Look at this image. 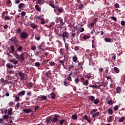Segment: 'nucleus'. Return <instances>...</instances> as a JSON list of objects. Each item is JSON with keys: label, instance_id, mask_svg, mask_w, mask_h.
Returning <instances> with one entry per match:
<instances>
[{"label": "nucleus", "instance_id": "f257e3e1", "mask_svg": "<svg viewBox=\"0 0 125 125\" xmlns=\"http://www.w3.org/2000/svg\"><path fill=\"white\" fill-rule=\"evenodd\" d=\"M21 39H23L24 40H26L29 37V34L25 31L22 32L20 34Z\"/></svg>", "mask_w": 125, "mask_h": 125}, {"label": "nucleus", "instance_id": "f03ea898", "mask_svg": "<svg viewBox=\"0 0 125 125\" xmlns=\"http://www.w3.org/2000/svg\"><path fill=\"white\" fill-rule=\"evenodd\" d=\"M18 75L20 76L21 81H25L26 80V74L21 71L19 72Z\"/></svg>", "mask_w": 125, "mask_h": 125}, {"label": "nucleus", "instance_id": "7ed1b4c3", "mask_svg": "<svg viewBox=\"0 0 125 125\" xmlns=\"http://www.w3.org/2000/svg\"><path fill=\"white\" fill-rule=\"evenodd\" d=\"M60 37H62L63 38V40L64 42H66V40L65 39H68V37H69V33L66 31H64L62 33V35H60Z\"/></svg>", "mask_w": 125, "mask_h": 125}, {"label": "nucleus", "instance_id": "20e7f679", "mask_svg": "<svg viewBox=\"0 0 125 125\" xmlns=\"http://www.w3.org/2000/svg\"><path fill=\"white\" fill-rule=\"evenodd\" d=\"M52 122H53V123H56L57 121H58V119H59V115L57 114H55L54 115V117H52Z\"/></svg>", "mask_w": 125, "mask_h": 125}, {"label": "nucleus", "instance_id": "39448f33", "mask_svg": "<svg viewBox=\"0 0 125 125\" xmlns=\"http://www.w3.org/2000/svg\"><path fill=\"white\" fill-rule=\"evenodd\" d=\"M12 54H13L14 57H16V59H18L19 61H21V60H20V55L17 53V51L14 52Z\"/></svg>", "mask_w": 125, "mask_h": 125}, {"label": "nucleus", "instance_id": "423d86ee", "mask_svg": "<svg viewBox=\"0 0 125 125\" xmlns=\"http://www.w3.org/2000/svg\"><path fill=\"white\" fill-rule=\"evenodd\" d=\"M64 62H65V59H63V60H60L59 61V64H62L63 66V68L65 69V70H67V68H66V66L64 64ZM60 66H61V64H60Z\"/></svg>", "mask_w": 125, "mask_h": 125}, {"label": "nucleus", "instance_id": "0eeeda50", "mask_svg": "<svg viewBox=\"0 0 125 125\" xmlns=\"http://www.w3.org/2000/svg\"><path fill=\"white\" fill-rule=\"evenodd\" d=\"M56 23H58L59 22H60L61 25H62V26H63V20L61 19V18H57L56 19Z\"/></svg>", "mask_w": 125, "mask_h": 125}, {"label": "nucleus", "instance_id": "6e6552de", "mask_svg": "<svg viewBox=\"0 0 125 125\" xmlns=\"http://www.w3.org/2000/svg\"><path fill=\"white\" fill-rule=\"evenodd\" d=\"M69 83H70V81H69L68 79H65L63 82V85H65V86H68L69 85H70Z\"/></svg>", "mask_w": 125, "mask_h": 125}, {"label": "nucleus", "instance_id": "1a4fd4ad", "mask_svg": "<svg viewBox=\"0 0 125 125\" xmlns=\"http://www.w3.org/2000/svg\"><path fill=\"white\" fill-rule=\"evenodd\" d=\"M25 93H26V91L22 90L21 92H19L18 95L20 97H22V96H24V95H25Z\"/></svg>", "mask_w": 125, "mask_h": 125}, {"label": "nucleus", "instance_id": "9d476101", "mask_svg": "<svg viewBox=\"0 0 125 125\" xmlns=\"http://www.w3.org/2000/svg\"><path fill=\"white\" fill-rule=\"evenodd\" d=\"M9 62L13 63V64H14L15 65L18 64V60H10Z\"/></svg>", "mask_w": 125, "mask_h": 125}, {"label": "nucleus", "instance_id": "9b49d317", "mask_svg": "<svg viewBox=\"0 0 125 125\" xmlns=\"http://www.w3.org/2000/svg\"><path fill=\"white\" fill-rule=\"evenodd\" d=\"M6 66L9 69H12V68H13V64L11 63H8L6 64Z\"/></svg>", "mask_w": 125, "mask_h": 125}, {"label": "nucleus", "instance_id": "f8f14e48", "mask_svg": "<svg viewBox=\"0 0 125 125\" xmlns=\"http://www.w3.org/2000/svg\"><path fill=\"white\" fill-rule=\"evenodd\" d=\"M72 61L75 63H77V61H78V57H77L76 55L72 57Z\"/></svg>", "mask_w": 125, "mask_h": 125}, {"label": "nucleus", "instance_id": "ddd939ff", "mask_svg": "<svg viewBox=\"0 0 125 125\" xmlns=\"http://www.w3.org/2000/svg\"><path fill=\"white\" fill-rule=\"evenodd\" d=\"M24 53H21V54L20 55V58L21 61H22V60H25V58H24Z\"/></svg>", "mask_w": 125, "mask_h": 125}, {"label": "nucleus", "instance_id": "4468645a", "mask_svg": "<svg viewBox=\"0 0 125 125\" xmlns=\"http://www.w3.org/2000/svg\"><path fill=\"white\" fill-rule=\"evenodd\" d=\"M46 76L47 78L51 77V71L49 70L48 72L46 73Z\"/></svg>", "mask_w": 125, "mask_h": 125}, {"label": "nucleus", "instance_id": "2eb2a0df", "mask_svg": "<svg viewBox=\"0 0 125 125\" xmlns=\"http://www.w3.org/2000/svg\"><path fill=\"white\" fill-rule=\"evenodd\" d=\"M107 122L108 123H111V122H113V116H109L108 118H107Z\"/></svg>", "mask_w": 125, "mask_h": 125}, {"label": "nucleus", "instance_id": "dca6fc26", "mask_svg": "<svg viewBox=\"0 0 125 125\" xmlns=\"http://www.w3.org/2000/svg\"><path fill=\"white\" fill-rule=\"evenodd\" d=\"M35 9H36V10H37V11H39V12H41L42 10V9L40 7L39 5L38 4L35 5Z\"/></svg>", "mask_w": 125, "mask_h": 125}, {"label": "nucleus", "instance_id": "f3484780", "mask_svg": "<svg viewBox=\"0 0 125 125\" xmlns=\"http://www.w3.org/2000/svg\"><path fill=\"white\" fill-rule=\"evenodd\" d=\"M100 114V113H99V112H97L95 113H93L92 114V117L93 118H96V117H98V116H99Z\"/></svg>", "mask_w": 125, "mask_h": 125}, {"label": "nucleus", "instance_id": "a211bd4d", "mask_svg": "<svg viewBox=\"0 0 125 125\" xmlns=\"http://www.w3.org/2000/svg\"><path fill=\"white\" fill-rule=\"evenodd\" d=\"M116 91H117V93H121L122 91V88L121 87L118 86L116 88Z\"/></svg>", "mask_w": 125, "mask_h": 125}, {"label": "nucleus", "instance_id": "6ab92c4d", "mask_svg": "<svg viewBox=\"0 0 125 125\" xmlns=\"http://www.w3.org/2000/svg\"><path fill=\"white\" fill-rule=\"evenodd\" d=\"M30 26H31V28H32L33 29H37V27H38L37 24L33 23L30 24Z\"/></svg>", "mask_w": 125, "mask_h": 125}, {"label": "nucleus", "instance_id": "aec40b11", "mask_svg": "<svg viewBox=\"0 0 125 125\" xmlns=\"http://www.w3.org/2000/svg\"><path fill=\"white\" fill-rule=\"evenodd\" d=\"M46 122L47 124H49L50 123H51V122H52V119L50 118V117H48L46 119Z\"/></svg>", "mask_w": 125, "mask_h": 125}, {"label": "nucleus", "instance_id": "412c9836", "mask_svg": "<svg viewBox=\"0 0 125 125\" xmlns=\"http://www.w3.org/2000/svg\"><path fill=\"white\" fill-rule=\"evenodd\" d=\"M23 112H24V113L28 114V113H31L32 112V109H25L23 110Z\"/></svg>", "mask_w": 125, "mask_h": 125}, {"label": "nucleus", "instance_id": "4be33fe9", "mask_svg": "<svg viewBox=\"0 0 125 125\" xmlns=\"http://www.w3.org/2000/svg\"><path fill=\"white\" fill-rule=\"evenodd\" d=\"M42 47H43V46H42V44H41L40 45H39L37 46V48L39 50H42V49H43V48H42Z\"/></svg>", "mask_w": 125, "mask_h": 125}, {"label": "nucleus", "instance_id": "5701e85b", "mask_svg": "<svg viewBox=\"0 0 125 125\" xmlns=\"http://www.w3.org/2000/svg\"><path fill=\"white\" fill-rule=\"evenodd\" d=\"M83 39L85 41H86V40H88L89 39H90V36L88 35H84L83 36Z\"/></svg>", "mask_w": 125, "mask_h": 125}, {"label": "nucleus", "instance_id": "b1692460", "mask_svg": "<svg viewBox=\"0 0 125 125\" xmlns=\"http://www.w3.org/2000/svg\"><path fill=\"white\" fill-rule=\"evenodd\" d=\"M34 66H36L37 68H39L41 66V63H40V62H36L34 63Z\"/></svg>", "mask_w": 125, "mask_h": 125}, {"label": "nucleus", "instance_id": "393cba45", "mask_svg": "<svg viewBox=\"0 0 125 125\" xmlns=\"http://www.w3.org/2000/svg\"><path fill=\"white\" fill-rule=\"evenodd\" d=\"M125 120V118L124 117H122L119 119L118 122L119 123H123V122H124Z\"/></svg>", "mask_w": 125, "mask_h": 125}, {"label": "nucleus", "instance_id": "a878e982", "mask_svg": "<svg viewBox=\"0 0 125 125\" xmlns=\"http://www.w3.org/2000/svg\"><path fill=\"white\" fill-rule=\"evenodd\" d=\"M71 74H69L68 76V78H66V79L69 81V82H72V77L71 76Z\"/></svg>", "mask_w": 125, "mask_h": 125}, {"label": "nucleus", "instance_id": "bb28decb", "mask_svg": "<svg viewBox=\"0 0 125 125\" xmlns=\"http://www.w3.org/2000/svg\"><path fill=\"white\" fill-rule=\"evenodd\" d=\"M51 98L52 99H54L56 96V95L54 93H52L50 94Z\"/></svg>", "mask_w": 125, "mask_h": 125}, {"label": "nucleus", "instance_id": "cd10ccee", "mask_svg": "<svg viewBox=\"0 0 125 125\" xmlns=\"http://www.w3.org/2000/svg\"><path fill=\"white\" fill-rule=\"evenodd\" d=\"M16 40V37H14L10 39V41L11 42H14L15 43V41Z\"/></svg>", "mask_w": 125, "mask_h": 125}, {"label": "nucleus", "instance_id": "c85d7f7f", "mask_svg": "<svg viewBox=\"0 0 125 125\" xmlns=\"http://www.w3.org/2000/svg\"><path fill=\"white\" fill-rule=\"evenodd\" d=\"M82 83H83V85H87V84H88V83H88V80H85V81H84Z\"/></svg>", "mask_w": 125, "mask_h": 125}, {"label": "nucleus", "instance_id": "c756f323", "mask_svg": "<svg viewBox=\"0 0 125 125\" xmlns=\"http://www.w3.org/2000/svg\"><path fill=\"white\" fill-rule=\"evenodd\" d=\"M108 112L109 115H113V109H112V108H109L108 109Z\"/></svg>", "mask_w": 125, "mask_h": 125}, {"label": "nucleus", "instance_id": "7c9ffc66", "mask_svg": "<svg viewBox=\"0 0 125 125\" xmlns=\"http://www.w3.org/2000/svg\"><path fill=\"white\" fill-rule=\"evenodd\" d=\"M114 71H115L116 73H120V69H119V68H118V67H115L114 68Z\"/></svg>", "mask_w": 125, "mask_h": 125}, {"label": "nucleus", "instance_id": "2f4dec72", "mask_svg": "<svg viewBox=\"0 0 125 125\" xmlns=\"http://www.w3.org/2000/svg\"><path fill=\"white\" fill-rule=\"evenodd\" d=\"M19 96H15L14 95H13V97H15V100H16V101H19L20 100V98H19Z\"/></svg>", "mask_w": 125, "mask_h": 125}, {"label": "nucleus", "instance_id": "473e14b6", "mask_svg": "<svg viewBox=\"0 0 125 125\" xmlns=\"http://www.w3.org/2000/svg\"><path fill=\"white\" fill-rule=\"evenodd\" d=\"M12 108H10L8 110V115H11L12 114Z\"/></svg>", "mask_w": 125, "mask_h": 125}, {"label": "nucleus", "instance_id": "72a5a7b5", "mask_svg": "<svg viewBox=\"0 0 125 125\" xmlns=\"http://www.w3.org/2000/svg\"><path fill=\"white\" fill-rule=\"evenodd\" d=\"M11 51L12 52V53H13L15 51V48H14V46H10Z\"/></svg>", "mask_w": 125, "mask_h": 125}, {"label": "nucleus", "instance_id": "f704fd0d", "mask_svg": "<svg viewBox=\"0 0 125 125\" xmlns=\"http://www.w3.org/2000/svg\"><path fill=\"white\" fill-rule=\"evenodd\" d=\"M72 120H77V119H78V115L76 114H74L72 115Z\"/></svg>", "mask_w": 125, "mask_h": 125}, {"label": "nucleus", "instance_id": "c9c22d12", "mask_svg": "<svg viewBox=\"0 0 125 125\" xmlns=\"http://www.w3.org/2000/svg\"><path fill=\"white\" fill-rule=\"evenodd\" d=\"M93 101H94V102H93V103H94L95 105H96V104H98V103H99V100H98V99H95V100H94Z\"/></svg>", "mask_w": 125, "mask_h": 125}, {"label": "nucleus", "instance_id": "e433bc0d", "mask_svg": "<svg viewBox=\"0 0 125 125\" xmlns=\"http://www.w3.org/2000/svg\"><path fill=\"white\" fill-rule=\"evenodd\" d=\"M104 41L106 42H111V39L110 38H105L104 39Z\"/></svg>", "mask_w": 125, "mask_h": 125}, {"label": "nucleus", "instance_id": "4c0bfd02", "mask_svg": "<svg viewBox=\"0 0 125 125\" xmlns=\"http://www.w3.org/2000/svg\"><path fill=\"white\" fill-rule=\"evenodd\" d=\"M36 0L38 4H40V5L43 4V3L42 2V0Z\"/></svg>", "mask_w": 125, "mask_h": 125}, {"label": "nucleus", "instance_id": "58836bf2", "mask_svg": "<svg viewBox=\"0 0 125 125\" xmlns=\"http://www.w3.org/2000/svg\"><path fill=\"white\" fill-rule=\"evenodd\" d=\"M17 49L18 51H20L21 52L23 49V47H22V46H20L18 47Z\"/></svg>", "mask_w": 125, "mask_h": 125}, {"label": "nucleus", "instance_id": "ea45409f", "mask_svg": "<svg viewBox=\"0 0 125 125\" xmlns=\"http://www.w3.org/2000/svg\"><path fill=\"white\" fill-rule=\"evenodd\" d=\"M35 40H36V41H40V40H41V36L39 35H36L35 37Z\"/></svg>", "mask_w": 125, "mask_h": 125}, {"label": "nucleus", "instance_id": "a19ab883", "mask_svg": "<svg viewBox=\"0 0 125 125\" xmlns=\"http://www.w3.org/2000/svg\"><path fill=\"white\" fill-rule=\"evenodd\" d=\"M24 5H25V4L23 3H21L19 5V9H21L22 8V6H24Z\"/></svg>", "mask_w": 125, "mask_h": 125}, {"label": "nucleus", "instance_id": "79ce46f5", "mask_svg": "<svg viewBox=\"0 0 125 125\" xmlns=\"http://www.w3.org/2000/svg\"><path fill=\"white\" fill-rule=\"evenodd\" d=\"M17 33H18V34H20V35L21 34V33H22V29L20 28H18L17 30Z\"/></svg>", "mask_w": 125, "mask_h": 125}, {"label": "nucleus", "instance_id": "37998d69", "mask_svg": "<svg viewBox=\"0 0 125 125\" xmlns=\"http://www.w3.org/2000/svg\"><path fill=\"white\" fill-rule=\"evenodd\" d=\"M73 68H74V65L71 64V65H69L68 71H71V69H73Z\"/></svg>", "mask_w": 125, "mask_h": 125}, {"label": "nucleus", "instance_id": "c03bdc74", "mask_svg": "<svg viewBox=\"0 0 125 125\" xmlns=\"http://www.w3.org/2000/svg\"><path fill=\"white\" fill-rule=\"evenodd\" d=\"M31 50H33V51H35L36 49H37V47L36 46H32L31 47Z\"/></svg>", "mask_w": 125, "mask_h": 125}, {"label": "nucleus", "instance_id": "a18cd8bd", "mask_svg": "<svg viewBox=\"0 0 125 125\" xmlns=\"http://www.w3.org/2000/svg\"><path fill=\"white\" fill-rule=\"evenodd\" d=\"M107 104L109 105H113V104H114L112 100H110L109 101H108Z\"/></svg>", "mask_w": 125, "mask_h": 125}, {"label": "nucleus", "instance_id": "49530a36", "mask_svg": "<svg viewBox=\"0 0 125 125\" xmlns=\"http://www.w3.org/2000/svg\"><path fill=\"white\" fill-rule=\"evenodd\" d=\"M40 98H42V99H43V100H46V99H47V97H46V96H41V97H40Z\"/></svg>", "mask_w": 125, "mask_h": 125}, {"label": "nucleus", "instance_id": "de8ad7c7", "mask_svg": "<svg viewBox=\"0 0 125 125\" xmlns=\"http://www.w3.org/2000/svg\"><path fill=\"white\" fill-rule=\"evenodd\" d=\"M50 66L51 67H53V66H55V62H52L50 63Z\"/></svg>", "mask_w": 125, "mask_h": 125}, {"label": "nucleus", "instance_id": "09e8293b", "mask_svg": "<svg viewBox=\"0 0 125 125\" xmlns=\"http://www.w3.org/2000/svg\"><path fill=\"white\" fill-rule=\"evenodd\" d=\"M8 118H9V116L8 115H4L3 116L4 120H6V119H8Z\"/></svg>", "mask_w": 125, "mask_h": 125}, {"label": "nucleus", "instance_id": "8fccbe9b", "mask_svg": "<svg viewBox=\"0 0 125 125\" xmlns=\"http://www.w3.org/2000/svg\"><path fill=\"white\" fill-rule=\"evenodd\" d=\"M8 105L9 107H11L13 106V102L11 101L8 103Z\"/></svg>", "mask_w": 125, "mask_h": 125}, {"label": "nucleus", "instance_id": "3c124183", "mask_svg": "<svg viewBox=\"0 0 125 125\" xmlns=\"http://www.w3.org/2000/svg\"><path fill=\"white\" fill-rule=\"evenodd\" d=\"M119 109V105H116L114 107V111H117V110Z\"/></svg>", "mask_w": 125, "mask_h": 125}, {"label": "nucleus", "instance_id": "603ef678", "mask_svg": "<svg viewBox=\"0 0 125 125\" xmlns=\"http://www.w3.org/2000/svg\"><path fill=\"white\" fill-rule=\"evenodd\" d=\"M90 100H91V101H94L95 100V97L93 96H90Z\"/></svg>", "mask_w": 125, "mask_h": 125}, {"label": "nucleus", "instance_id": "864d4df0", "mask_svg": "<svg viewBox=\"0 0 125 125\" xmlns=\"http://www.w3.org/2000/svg\"><path fill=\"white\" fill-rule=\"evenodd\" d=\"M92 48H94L95 47V45H94V40H92Z\"/></svg>", "mask_w": 125, "mask_h": 125}, {"label": "nucleus", "instance_id": "5fc2aeb1", "mask_svg": "<svg viewBox=\"0 0 125 125\" xmlns=\"http://www.w3.org/2000/svg\"><path fill=\"white\" fill-rule=\"evenodd\" d=\"M6 78L7 80H9L10 81H11V76H10V75L6 76Z\"/></svg>", "mask_w": 125, "mask_h": 125}, {"label": "nucleus", "instance_id": "6e6d98bb", "mask_svg": "<svg viewBox=\"0 0 125 125\" xmlns=\"http://www.w3.org/2000/svg\"><path fill=\"white\" fill-rule=\"evenodd\" d=\"M104 69L103 68H101L99 69V72L100 74H102V72L104 71Z\"/></svg>", "mask_w": 125, "mask_h": 125}, {"label": "nucleus", "instance_id": "4d7b16f0", "mask_svg": "<svg viewBox=\"0 0 125 125\" xmlns=\"http://www.w3.org/2000/svg\"><path fill=\"white\" fill-rule=\"evenodd\" d=\"M4 19H5V20H10V17H9V16H6L5 17Z\"/></svg>", "mask_w": 125, "mask_h": 125}, {"label": "nucleus", "instance_id": "13d9d810", "mask_svg": "<svg viewBox=\"0 0 125 125\" xmlns=\"http://www.w3.org/2000/svg\"><path fill=\"white\" fill-rule=\"evenodd\" d=\"M13 73H14V71L13 70H9V71H8V73L9 75H12V74H13Z\"/></svg>", "mask_w": 125, "mask_h": 125}, {"label": "nucleus", "instance_id": "bf43d9fd", "mask_svg": "<svg viewBox=\"0 0 125 125\" xmlns=\"http://www.w3.org/2000/svg\"><path fill=\"white\" fill-rule=\"evenodd\" d=\"M55 24V23L54 22H51L50 24L49 25V28H51V27H52V26H53V25H54Z\"/></svg>", "mask_w": 125, "mask_h": 125}, {"label": "nucleus", "instance_id": "052dcab7", "mask_svg": "<svg viewBox=\"0 0 125 125\" xmlns=\"http://www.w3.org/2000/svg\"><path fill=\"white\" fill-rule=\"evenodd\" d=\"M75 82L76 83H79V82H80L79 78H76L75 80Z\"/></svg>", "mask_w": 125, "mask_h": 125}, {"label": "nucleus", "instance_id": "680f3d73", "mask_svg": "<svg viewBox=\"0 0 125 125\" xmlns=\"http://www.w3.org/2000/svg\"><path fill=\"white\" fill-rule=\"evenodd\" d=\"M27 95L28 96H31L32 95V92L31 91H28L27 92Z\"/></svg>", "mask_w": 125, "mask_h": 125}, {"label": "nucleus", "instance_id": "e2e57ef3", "mask_svg": "<svg viewBox=\"0 0 125 125\" xmlns=\"http://www.w3.org/2000/svg\"><path fill=\"white\" fill-rule=\"evenodd\" d=\"M64 122H65V120H61L60 122V125H62Z\"/></svg>", "mask_w": 125, "mask_h": 125}, {"label": "nucleus", "instance_id": "0e129e2a", "mask_svg": "<svg viewBox=\"0 0 125 125\" xmlns=\"http://www.w3.org/2000/svg\"><path fill=\"white\" fill-rule=\"evenodd\" d=\"M121 24L122 26H125V21H121Z\"/></svg>", "mask_w": 125, "mask_h": 125}, {"label": "nucleus", "instance_id": "69168bd1", "mask_svg": "<svg viewBox=\"0 0 125 125\" xmlns=\"http://www.w3.org/2000/svg\"><path fill=\"white\" fill-rule=\"evenodd\" d=\"M111 18L113 21H117V18L115 17H112Z\"/></svg>", "mask_w": 125, "mask_h": 125}, {"label": "nucleus", "instance_id": "338daca9", "mask_svg": "<svg viewBox=\"0 0 125 125\" xmlns=\"http://www.w3.org/2000/svg\"><path fill=\"white\" fill-rule=\"evenodd\" d=\"M75 50L78 51L79 49H80V47L76 46L74 47Z\"/></svg>", "mask_w": 125, "mask_h": 125}, {"label": "nucleus", "instance_id": "774afa93", "mask_svg": "<svg viewBox=\"0 0 125 125\" xmlns=\"http://www.w3.org/2000/svg\"><path fill=\"white\" fill-rule=\"evenodd\" d=\"M79 9H82L83 7V4H81L79 5Z\"/></svg>", "mask_w": 125, "mask_h": 125}]
</instances>
